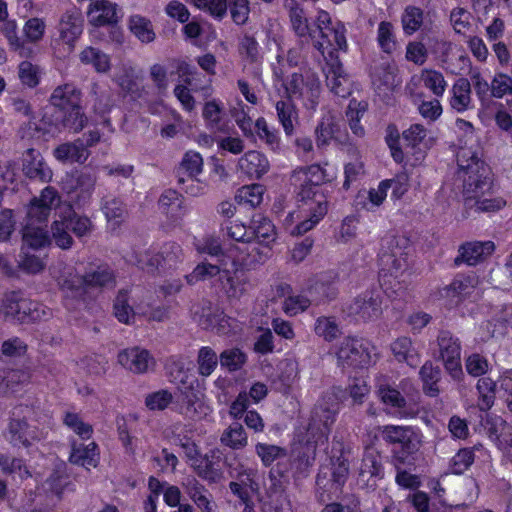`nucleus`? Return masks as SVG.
Returning a JSON list of instances; mask_svg holds the SVG:
<instances>
[{"mask_svg":"<svg viewBox=\"0 0 512 512\" xmlns=\"http://www.w3.org/2000/svg\"><path fill=\"white\" fill-rule=\"evenodd\" d=\"M334 178V172H329L318 164L300 167L292 172L290 184L303 204L289 212L284 220L285 229L290 235H303L323 219L328 207L326 196L320 187Z\"/></svg>","mask_w":512,"mask_h":512,"instance_id":"1","label":"nucleus"},{"mask_svg":"<svg viewBox=\"0 0 512 512\" xmlns=\"http://www.w3.org/2000/svg\"><path fill=\"white\" fill-rule=\"evenodd\" d=\"M457 163L466 201H475L476 209L482 212H495L505 207L503 198L490 197L493 187L490 171L477 151L461 147L457 152Z\"/></svg>","mask_w":512,"mask_h":512,"instance_id":"2","label":"nucleus"},{"mask_svg":"<svg viewBox=\"0 0 512 512\" xmlns=\"http://www.w3.org/2000/svg\"><path fill=\"white\" fill-rule=\"evenodd\" d=\"M410 240L403 236H389L383 240L379 255V277L384 292L393 298L401 297L407 287L409 277L408 255Z\"/></svg>","mask_w":512,"mask_h":512,"instance_id":"3","label":"nucleus"},{"mask_svg":"<svg viewBox=\"0 0 512 512\" xmlns=\"http://www.w3.org/2000/svg\"><path fill=\"white\" fill-rule=\"evenodd\" d=\"M51 428V417L27 405L14 408L7 427V440L13 446L25 448L45 439Z\"/></svg>","mask_w":512,"mask_h":512,"instance_id":"4","label":"nucleus"},{"mask_svg":"<svg viewBox=\"0 0 512 512\" xmlns=\"http://www.w3.org/2000/svg\"><path fill=\"white\" fill-rule=\"evenodd\" d=\"M60 203L58 192L52 187L42 190L39 197L34 198L27 210L26 223L22 229L21 248L38 250L50 244L52 236L44 229V224L53 208Z\"/></svg>","mask_w":512,"mask_h":512,"instance_id":"5","label":"nucleus"},{"mask_svg":"<svg viewBox=\"0 0 512 512\" xmlns=\"http://www.w3.org/2000/svg\"><path fill=\"white\" fill-rule=\"evenodd\" d=\"M344 397L340 387H333L325 392L315 404L306 428V443L315 447L324 444L335 422L339 403Z\"/></svg>","mask_w":512,"mask_h":512,"instance_id":"6","label":"nucleus"},{"mask_svg":"<svg viewBox=\"0 0 512 512\" xmlns=\"http://www.w3.org/2000/svg\"><path fill=\"white\" fill-rule=\"evenodd\" d=\"M93 230L92 220L86 215L76 213L71 207L65 213L60 214L59 219L54 220L50 227L53 242L63 250L71 249L74 245V239L70 232L81 239L89 237Z\"/></svg>","mask_w":512,"mask_h":512,"instance_id":"7","label":"nucleus"},{"mask_svg":"<svg viewBox=\"0 0 512 512\" xmlns=\"http://www.w3.org/2000/svg\"><path fill=\"white\" fill-rule=\"evenodd\" d=\"M382 439L389 444H399L400 451H394L393 460L396 468L404 465L407 457L416 453L422 445V434L411 426L384 425L378 428Z\"/></svg>","mask_w":512,"mask_h":512,"instance_id":"8","label":"nucleus"},{"mask_svg":"<svg viewBox=\"0 0 512 512\" xmlns=\"http://www.w3.org/2000/svg\"><path fill=\"white\" fill-rule=\"evenodd\" d=\"M284 87L288 98L300 100L307 110H316L321 87L315 72L304 70L293 73L284 81Z\"/></svg>","mask_w":512,"mask_h":512,"instance_id":"9","label":"nucleus"},{"mask_svg":"<svg viewBox=\"0 0 512 512\" xmlns=\"http://www.w3.org/2000/svg\"><path fill=\"white\" fill-rule=\"evenodd\" d=\"M83 33L81 12L73 7L67 9L60 17L56 26V36L52 39V47L61 56L70 54Z\"/></svg>","mask_w":512,"mask_h":512,"instance_id":"10","label":"nucleus"},{"mask_svg":"<svg viewBox=\"0 0 512 512\" xmlns=\"http://www.w3.org/2000/svg\"><path fill=\"white\" fill-rule=\"evenodd\" d=\"M227 234L239 244L233 245L228 250V256L232 258L234 265H247L255 261H261L267 257V253H259V257L252 255L257 250L256 243L251 242L250 227L234 221L226 226Z\"/></svg>","mask_w":512,"mask_h":512,"instance_id":"11","label":"nucleus"},{"mask_svg":"<svg viewBox=\"0 0 512 512\" xmlns=\"http://www.w3.org/2000/svg\"><path fill=\"white\" fill-rule=\"evenodd\" d=\"M374 347L363 338L346 337L336 347L338 366L345 368L366 367L372 363Z\"/></svg>","mask_w":512,"mask_h":512,"instance_id":"12","label":"nucleus"},{"mask_svg":"<svg viewBox=\"0 0 512 512\" xmlns=\"http://www.w3.org/2000/svg\"><path fill=\"white\" fill-rule=\"evenodd\" d=\"M191 315L200 327L212 330L219 335H227L233 328L234 320L209 302H203L191 308Z\"/></svg>","mask_w":512,"mask_h":512,"instance_id":"13","label":"nucleus"},{"mask_svg":"<svg viewBox=\"0 0 512 512\" xmlns=\"http://www.w3.org/2000/svg\"><path fill=\"white\" fill-rule=\"evenodd\" d=\"M117 362L133 374H146L156 367V359L149 350L134 346L121 350L117 355Z\"/></svg>","mask_w":512,"mask_h":512,"instance_id":"14","label":"nucleus"},{"mask_svg":"<svg viewBox=\"0 0 512 512\" xmlns=\"http://www.w3.org/2000/svg\"><path fill=\"white\" fill-rule=\"evenodd\" d=\"M383 297L380 290L365 291L347 306L349 315L363 320H374L382 314Z\"/></svg>","mask_w":512,"mask_h":512,"instance_id":"15","label":"nucleus"},{"mask_svg":"<svg viewBox=\"0 0 512 512\" xmlns=\"http://www.w3.org/2000/svg\"><path fill=\"white\" fill-rule=\"evenodd\" d=\"M53 277L65 298L80 300L86 296L84 274H79L75 267L64 265L53 271Z\"/></svg>","mask_w":512,"mask_h":512,"instance_id":"16","label":"nucleus"},{"mask_svg":"<svg viewBox=\"0 0 512 512\" xmlns=\"http://www.w3.org/2000/svg\"><path fill=\"white\" fill-rule=\"evenodd\" d=\"M326 66L324 72L326 75V83L329 89L340 97H346L351 93V80L345 73L338 56L329 51V59L325 60Z\"/></svg>","mask_w":512,"mask_h":512,"instance_id":"17","label":"nucleus"},{"mask_svg":"<svg viewBox=\"0 0 512 512\" xmlns=\"http://www.w3.org/2000/svg\"><path fill=\"white\" fill-rule=\"evenodd\" d=\"M177 409L180 414L192 420L203 419L212 413L203 393L193 388H186L181 392Z\"/></svg>","mask_w":512,"mask_h":512,"instance_id":"18","label":"nucleus"},{"mask_svg":"<svg viewBox=\"0 0 512 512\" xmlns=\"http://www.w3.org/2000/svg\"><path fill=\"white\" fill-rule=\"evenodd\" d=\"M141 293L140 288L119 291L114 303V314L120 322L129 324L136 314L147 313L146 309L137 303Z\"/></svg>","mask_w":512,"mask_h":512,"instance_id":"19","label":"nucleus"},{"mask_svg":"<svg viewBox=\"0 0 512 512\" xmlns=\"http://www.w3.org/2000/svg\"><path fill=\"white\" fill-rule=\"evenodd\" d=\"M440 356L446 370L453 378L462 374L461 369V346L458 339L452 337L449 332L442 331L438 336Z\"/></svg>","mask_w":512,"mask_h":512,"instance_id":"20","label":"nucleus"},{"mask_svg":"<svg viewBox=\"0 0 512 512\" xmlns=\"http://www.w3.org/2000/svg\"><path fill=\"white\" fill-rule=\"evenodd\" d=\"M336 276L333 272H322L308 279L306 291L312 302L317 304L336 298L338 290L335 286Z\"/></svg>","mask_w":512,"mask_h":512,"instance_id":"21","label":"nucleus"},{"mask_svg":"<svg viewBox=\"0 0 512 512\" xmlns=\"http://www.w3.org/2000/svg\"><path fill=\"white\" fill-rule=\"evenodd\" d=\"M346 29L344 24L339 21L334 23V26L327 27L320 31L321 39L316 41L314 46L322 54L325 60L329 59V51H333L334 55L337 50L346 51Z\"/></svg>","mask_w":512,"mask_h":512,"instance_id":"22","label":"nucleus"},{"mask_svg":"<svg viewBox=\"0 0 512 512\" xmlns=\"http://www.w3.org/2000/svg\"><path fill=\"white\" fill-rule=\"evenodd\" d=\"M235 269L231 272L224 269L221 275L222 289L229 299H240L251 288V282L248 273L239 269V265H234Z\"/></svg>","mask_w":512,"mask_h":512,"instance_id":"23","label":"nucleus"},{"mask_svg":"<svg viewBox=\"0 0 512 512\" xmlns=\"http://www.w3.org/2000/svg\"><path fill=\"white\" fill-rule=\"evenodd\" d=\"M88 22L94 27L116 24L121 18L116 3L109 0H95L87 11Z\"/></svg>","mask_w":512,"mask_h":512,"instance_id":"24","label":"nucleus"},{"mask_svg":"<svg viewBox=\"0 0 512 512\" xmlns=\"http://www.w3.org/2000/svg\"><path fill=\"white\" fill-rule=\"evenodd\" d=\"M268 394L266 384L255 382L249 389V392L241 391L232 401L229 407V416L234 420H240L249 408L251 402L257 404L262 401Z\"/></svg>","mask_w":512,"mask_h":512,"instance_id":"25","label":"nucleus"},{"mask_svg":"<svg viewBox=\"0 0 512 512\" xmlns=\"http://www.w3.org/2000/svg\"><path fill=\"white\" fill-rule=\"evenodd\" d=\"M86 295L91 292H101L113 288L116 284L113 270L106 264L90 267L84 273Z\"/></svg>","mask_w":512,"mask_h":512,"instance_id":"26","label":"nucleus"},{"mask_svg":"<svg viewBox=\"0 0 512 512\" xmlns=\"http://www.w3.org/2000/svg\"><path fill=\"white\" fill-rule=\"evenodd\" d=\"M238 169L250 179H260L269 171L270 163L263 153L250 150L238 159Z\"/></svg>","mask_w":512,"mask_h":512,"instance_id":"27","label":"nucleus"},{"mask_svg":"<svg viewBox=\"0 0 512 512\" xmlns=\"http://www.w3.org/2000/svg\"><path fill=\"white\" fill-rule=\"evenodd\" d=\"M331 481L337 487L345 483L349 473V463L341 441L333 440L331 448Z\"/></svg>","mask_w":512,"mask_h":512,"instance_id":"28","label":"nucleus"},{"mask_svg":"<svg viewBox=\"0 0 512 512\" xmlns=\"http://www.w3.org/2000/svg\"><path fill=\"white\" fill-rule=\"evenodd\" d=\"M251 242L256 243L257 250L259 253V245L268 248L271 243L276 239L275 227L272 222L261 214L253 216L250 225Z\"/></svg>","mask_w":512,"mask_h":512,"instance_id":"29","label":"nucleus"},{"mask_svg":"<svg viewBox=\"0 0 512 512\" xmlns=\"http://www.w3.org/2000/svg\"><path fill=\"white\" fill-rule=\"evenodd\" d=\"M185 492L202 512H217L210 492L194 477L182 483Z\"/></svg>","mask_w":512,"mask_h":512,"instance_id":"30","label":"nucleus"},{"mask_svg":"<svg viewBox=\"0 0 512 512\" xmlns=\"http://www.w3.org/2000/svg\"><path fill=\"white\" fill-rule=\"evenodd\" d=\"M449 105L457 113L473 108L471 84L466 78L457 79L450 89Z\"/></svg>","mask_w":512,"mask_h":512,"instance_id":"31","label":"nucleus"},{"mask_svg":"<svg viewBox=\"0 0 512 512\" xmlns=\"http://www.w3.org/2000/svg\"><path fill=\"white\" fill-rule=\"evenodd\" d=\"M59 113L61 114V120H57L55 123H50L51 127L46 130L48 133L60 131L61 128H67L73 132H79L84 128L87 119L80 104H78L77 107H71Z\"/></svg>","mask_w":512,"mask_h":512,"instance_id":"32","label":"nucleus"},{"mask_svg":"<svg viewBox=\"0 0 512 512\" xmlns=\"http://www.w3.org/2000/svg\"><path fill=\"white\" fill-rule=\"evenodd\" d=\"M53 155L60 162L84 163L89 157V151L84 145V141L79 138L73 142H67L57 146Z\"/></svg>","mask_w":512,"mask_h":512,"instance_id":"33","label":"nucleus"},{"mask_svg":"<svg viewBox=\"0 0 512 512\" xmlns=\"http://www.w3.org/2000/svg\"><path fill=\"white\" fill-rule=\"evenodd\" d=\"M81 102V92L73 84H63L56 87L51 96L50 103L59 109V112L71 107H77Z\"/></svg>","mask_w":512,"mask_h":512,"instance_id":"34","label":"nucleus"},{"mask_svg":"<svg viewBox=\"0 0 512 512\" xmlns=\"http://www.w3.org/2000/svg\"><path fill=\"white\" fill-rule=\"evenodd\" d=\"M24 298L19 292H7L0 298V317L5 320L23 322L25 311H23Z\"/></svg>","mask_w":512,"mask_h":512,"instance_id":"35","label":"nucleus"},{"mask_svg":"<svg viewBox=\"0 0 512 512\" xmlns=\"http://www.w3.org/2000/svg\"><path fill=\"white\" fill-rule=\"evenodd\" d=\"M159 210L173 220L182 218L186 214L184 199L173 189L165 190L158 200Z\"/></svg>","mask_w":512,"mask_h":512,"instance_id":"36","label":"nucleus"},{"mask_svg":"<svg viewBox=\"0 0 512 512\" xmlns=\"http://www.w3.org/2000/svg\"><path fill=\"white\" fill-rule=\"evenodd\" d=\"M140 79L139 73L129 64H122L114 75V81L124 92L132 97L140 96Z\"/></svg>","mask_w":512,"mask_h":512,"instance_id":"37","label":"nucleus"},{"mask_svg":"<svg viewBox=\"0 0 512 512\" xmlns=\"http://www.w3.org/2000/svg\"><path fill=\"white\" fill-rule=\"evenodd\" d=\"M71 453L69 460L71 463L83 466L87 469L96 467L99 461L98 447L94 442L87 445L71 443Z\"/></svg>","mask_w":512,"mask_h":512,"instance_id":"38","label":"nucleus"},{"mask_svg":"<svg viewBox=\"0 0 512 512\" xmlns=\"http://www.w3.org/2000/svg\"><path fill=\"white\" fill-rule=\"evenodd\" d=\"M495 246L491 241L469 242L460 247V257L468 265H476L486 259L494 251Z\"/></svg>","mask_w":512,"mask_h":512,"instance_id":"39","label":"nucleus"},{"mask_svg":"<svg viewBox=\"0 0 512 512\" xmlns=\"http://www.w3.org/2000/svg\"><path fill=\"white\" fill-rule=\"evenodd\" d=\"M79 60L84 65H90L97 73L105 74L111 69L110 56L93 46L85 47L79 54Z\"/></svg>","mask_w":512,"mask_h":512,"instance_id":"40","label":"nucleus"},{"mask_svg":"<svg viewBox=\"0 0 512 512\" xmlns=\"http://www.w3.org/2000/svg\"><path fill=\"white\" fill-rule=\"evenodd\" d=\"M477 283L478 280L475 276L459 275L445 288V295L452 298L451 302L453 304H458L461 299L469 296L474 291Z\"/></svg>","mask_w":512,"mask_h":512,"instance_id":"41","label":"nucleus"},{"mask_svg":"<svg viewBox=\"0 0 512 512\" xmlns=\"http://www.w3.org/2000/svg\"><path fill=\"white\" fill-rule=\"evenodd\" d=\"M391 350L399 362H405L414 367L420 361L418 349L408 337H399L391 344Z\"/></svg>","mask_w":512,"mask_h":512,"instance_id":"42","label":"nucleus"},{"mask_svg":"<svg viewBox=\"0 0 512 512\" xmlns=\"http://www.w3.org/2000/svg\"><path fill=\"white\" fill-rule=\"evenodd\" d=\"M277 118L286 135L294 133L295 124L298 122V111L292 99L279 100L275 103Z\"/></svg>","mask_w":512,"mask_h":512,"instance_id":"43","label":"nucleus"},{"mask_svg":"<svg viewBox=\"0 0 512 512\" xmlns=\"http://www.w3.org/2000/svg\"><path fill=\"white\" fill-rule=\"evenodd\" d=\"M202 117L208 129L215 132H225V125L222 122L223 104L220 100L207 101L203 106Z\"/></svg>","mask_w":512,"mask_h":512,"instance_id":"44","label":"nucleus"},{"mask_svg":"<svg viewBox=\"0 0 512 512\" xmlns=\"http://www.w3.org/2000/svg\"><path fill=\"white\" fill-rule=\"evenodd\" d=\"M220 441L224 446L240 450L248 445V435L242 424L233 422L223 431Z\"/></svg>","mask_w":512,"mask_h":512,"instance_id":"45","label":"nucleus"},{"mask_svg":"<svg viewBox=\"0 0 512 512\" xmlns=\"http://www.w3.org/2000/svg\"><path fill=\"white\" fill-rule=\"evenodd\" d=\"M378 395L381 401L386 405L390 406L394 415L398 417H407L408 414L405 412L404 407L406 405L405 398L401 395V393L390 387V386H380L378 389Z\"/></svg>","mask_w":512,"mask_h":512,"instance_id":"46","label":"nucleus"},{"mask_svg":"<svg viewBox=\"0 0 512 512\" xmlns=\"http://www.w3.org/2000/svg\"><path fill=\"white\" fill-rule=\"evenodd\" d=\"M257 475L256 470H250L247 473L246 481H232L229 484L231 492L239 498V500L246 505H249L251 498L249 490L256 492L259 489L258 483L255 481Z\"/></svg>","mask_w":512,"mask_h":512,"instance_id":"47","label":"nucleus"},{"mask_svg":"<svg viewBox=\"0 0 512 512\" xmlns=\"http://www.w3.org/2000/svg\"><path fill=\"white\" fill-rule=\"evenodd\" d=\"M0 471L5 475L18 477L21 481L31 477V472L22 459L0 454Z\"/></svg>","mask_w":512,"mask_h":512,"instance_id":"48","label":"nucleus"},{"mask_svg":"<svg viewBox=\"0 0 512 512\" xmlns=\"http://www.w3.org/2000/svg\"><path fill=\"white\" fill-rule=\"evenodd\" d=\"M219 356L209 346H203L197 354V371L202 377H209L218 366Z\"/></svg>","mask_w":512,"mask_h":512,"instance_id":"49","label":"nucleus"},{"mask_svg":"<svg viewBox=\"0 0 512 512\" xmlns=\"http://www.w3.org/2000/svg\"><path fill=\"white\" fill-rule=\"evenodd\" d=\"M476 388L479 394V408L483 411L489 410L494 404L496 382L490 377L483 376L477 381Z\"/></svg>","mask_w":512,"mask_h":512,"instance_id":"50","label":"nucleus"},{"mask_svg":"<svg viewBox=\"0 0 512 512\" xmlns=\"http://www.w3.org/2000/svg\"><path fill=\"white\" fill-rule=\"evenodd\" d=\"M275 489L268 492L269 501L265 504V512H293L291 501L288 495L273 483Z\"/></svg>","mask_w":512,"mask_h":512,"instance_id":"51","label":"nucleus"},{"mask_svg":"<svg viewBox=\"0 0 512 512\" xmlns=\"http://www.w3.org/2000/svg\"><path fill=\"white\" fill-rule=\"evenodd\" d=\"M129 28L143 43H150L155 39V32L151 21L141 15H133L130 17Z\"/></svg>","mask_w":512,"mask_h":512,"instance_id":"52","label":"nucleus"},{"mask_svg":"<svg viewBox=\"0 0 512 512\" xmlns=\"http://www.w3.org/2000/svg\"><path fill=\"white\" fill-rule=\"evenodd\" d=\"M46 267V262L38 255L31 254L25 248H21L17 260V268L26 274L41 273Z\"/></svg>","mask_w":512,"mask_h":512,"instance_id":"53","label":"nucleus"},{"mask_svg":"<svg viewBox=\"0 0 512 512\" xmlns=\"http://www.w3.org/2000/svg\"><path fill=\"white\" fill-rule=\"evenodd\" d=\"M420 378L423 382L424 392L435 397L439 393L438 381L440 380V370L434 367L431 362H426L419 371Z\"/></svg>","mask_w":512,"mask_h":512,"instance_id":"54","label":"nucleus"},{"mask_svg":"<svg viewBox=\"0 0 512 512\" xmlns=\"http://www.w3.org/2000/svg\"><path fill=\"white\" fill-rule=\"evenodd\" d=\"M420 80L436 97L444 95L447 82L441 72L433 69H424L421 71Z\"/></svg>","mask_w":512,"mask_h":512,"instance_id":"55","label":"nucleus"},{"mask_svg":"<svg viewBox=\"0 0 512 512\" xmlns=\"http://www.w3.org/2000/svg\"><path fill=\"white\" fill-rule=\"evenodd\" d=\"M264 195V187L261 184H251L241 187L236 194L239 204L256 207L261 204Z\"/></svg>","mask_w":512,"mask_h":512,"instance_id":"56","label":"nucleus"},{"mask_svg":"<svg viewBox=\"0 0 512 512\" xmlns=\"http://www.w3.org/2000/svg\"><path fill=\"white\" fill-rule=\"evenodd\" d=\"M403 31L412 35L420 29L423 23V11L416 6H407L401 16Z\"/></svg>","mask_w":512,"mask_h":512,"instance_id":"57","label":"nucleus"},{"mask_svg":"<svg viewBox=\"0 0 512 512\" xmlns=\"http://www.w3.org/2000/svg\"><path fill=\"white\" fill-rule=\"evenodd\" d=\"M256 133L260 140L264 141L272 150L280 149L281 139L278 131L271 128L266 119L259 117L255 122Z\"/></svg>","mask_w":512,"mask_h":512,"instance_id":"58","label":"nucleus"},{"mask_svg":"<svg viewBox=\"0 0 512 512\" xmlns=\"http://www.w3.org/2000/svg\"><path fill=\"white\" fill-rule=\"evenodd\" d=\"M23 311H25L23 322L47 320L52 316L50 308L30 299H25L23 302Z\"/></svg>","mask_w":512,"mask_h":512,"instance_id":"59","label":"nucleus"},{"mask_svg":"<svg viewBox=\"0 0 512 512\" xmlns=\"http://www.w3.org/2000/svg\"><path fill=\"white\" fill-rule=\"evenodd\" d=\"M220 364L229 372L240 370L247 361L246 354L239 348L226 349L219 355Z\"/></svg>","mask_w":512,"mask_h":512,"instance_id":"60","label":"nucleus"},{"mask_svg":"<svg viewBox=\"0 0 512 512\" xmlns=\"http://www.w3.org/2000/svg\"><path fill=\"white\" fill-rule=\"evenodd\" d=\"M476 449H478L476 446L460 449L451 459V472L457 475L464 473L473 464L475 460L474 451Z\"/></svg>","mask_w":512,"mask_h":512,"instance_id":"61","label":"nucleus"},{"mask_svg":"<svg viewBox=\"0 0 512 512\" xmlns=\"http://www.w3.org/2000/svg\"><path fill=\"white\" fill-rule=\"evenodd\" d=\"M102 211L104 212L108 222H113L115 225L120 224L126 216L125 206L115 197H106L104 199Z\"/></svg>","mask_w":512,"mask_h":512,"instance_id":"62","label":"nucleus"},{"mask_svg":"<svg viewBox=\"0 0 512 512\" xmlns=\"http://www.w3.org/2000/svg\"><path fill=\"white\" fill-rule=\"evenodd\" d=\"M63 422L65 426L72 430L82 440L90 439L93 434L92 426L84 422L77 413L67 412L64 415Z\"/></svg>","mask_w":512,"mask_h":512,"instance_id":"63","label":"nucleus"},{"mask_svg":"<svg viewBox=\"0 0 512 512\" xmlns=\"http://www.w3.org/2000/svg\"><path fill=\"white\" fill-rule=\"evenodd\" d=\"M18 77L24 86L34 88L40 82L41 71L37 65L29 61H22L18 66Z\"/></svg>","mask_w":512,"mask_h":512,"instance_id":"64","label":"nucleus"}]
</instances>
